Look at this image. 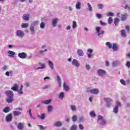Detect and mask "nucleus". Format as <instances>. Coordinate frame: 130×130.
I'll return each instance as SVG.
<instances>
[{
  "instance_id": "obj_17",
  "label": "nucleus",
  "mask_w": 130,
  "mask_h": 130,
  "mask_svg": "<svg viewBox=\"0 0 130 130\" xmlns=\"http://www.w3.org/2000/svg\"><path fill=\"white\" fill-rule=\"evenodd\" d=\"M57 21H58V19L57 18H55L54 19H53L52 25L53 26V27H55V26H56Z\"/></svg>"
},
{
  "instance_id": "obj_64",
  "label": "nucleus",
  "mask_w": 130,
  "mask_h": 130,
  "mask_svg": "<svg viewBox=\"0 0 130 130\" xmlns=\"http://www.w3.org/2000/svg\"><path fill=\"white\" fill-rule=\"evenodd\" d=\"M124 9L125 10H126V9H128V10H130V7H129L127 5H125Z\"/></svg>"
},
{
  "instance_id": "obj_51",
  "label": "nucleus",
  "mask_w": 130,
  "mask_h": 130,
  "mask_svg": "<svg viewBox=\"0 0 130 130\" xmlns=\"http://www.w3.org/2000/svg\"><path fill=\"white\" fill-rule=\"evenodd\" d=\"M86 70H90V69H91V67H90V65H89V64H86Z\"/></svg>"
},
{
  "instance_id": "obj_32",
  "label": "nucleus",
  "mask_w": 130,
  "mask_h": 130,
  "mask_svg": "<svg viewBox=\"0 0 130 130\" xmlns=\"http://www.w3.org/2000/svg\"><path fill=\"white\" fill-rule=\"evenodd\" d=\"M45 27V23L44 22H42L40 24V28L41 29H43Z\"/></svg>"
},
{
  "instance_id": "obj_54",
  "label": "nucleus",
  "mask_w": 130,
  "mask_h": 130,
  "mask_svg": "<svg viewBox=\"0 0 130 130\" xmlns=\"http://www.w3.org/2000/svg\"><path fill=\"white\" fill-rule=\"evenodd\" d=\"M126 66L127 67V68H130V62L127 61L126 63Z\"/></svg>"
},
{
  "instance_id": "obj_44",
  "label": "nucleus",
  "mask_w": 130,
  "mask_h": 130,
  "mask_svg": "<svg viewBox=\"0 0 130 130\" xmlns=\"http://www.w3.org/2000/svg\"><path fill=\"white\" fill-rule=\"evenodd\" d=\"M72 120L74 122L77 121V116H73L72 117Z\"/></svg>"
},
{
  "instance_id": "obj_45",
  "label": "nucleus",
  "mask_w": 130,
  "mask_h": 130,
  "mask_svg": "<svg viewBox=\"0 0 130 130\" xmlns=\"http://www.w3.org/2000/svg\"><path fill=\"white\" fill-rule=\"evenodd\" d=\"M100 24L102 26H106V25H107V23L103 22L102 20L100 21Z\"/></svg>"
},
{
  "instance_id": "obj_7",
  "label": "nucleus",
  "mask_w": 130,
  "mask_h": 130,
  "mask_svg": "<svg viewBox=\"0 0 130 130\" xmlns=\"http://www.w3.org/2000/svg\"><path fill=\"white\" fill-rule=\"evenodd\" d=\"M13 119V116L12 114H10L6 116V119L7 121H12V119Z\"/></svg>"
},
{
  "instance_id": "obj_31",
  "label": "nucleus",
  "mask_w": 130,
  "mask_h": 130,
  "mask_svg": "<svg viewBox=\"0 0 130 130\" xmlns=\"http://www.w3.org/2000/svg\"><path fill=\"white\" fill-rule=\"evenodd\" d=\"M8 52L10 54V56H14L15 55V52H13V51H8Z\"/></svg>"
},
{
  "instance_id": "obj_29",
  "label": "nucleus",
  "mask_w": 130,
  "mask_h": 130,
  "mask_svg": "<svg viewBox=\"0 0 130 130\" xmlns=\"http://www.w3.org/2000/svg\"><path fill=\"white\" fill-rule=\"evenodd\" d=\"M64 96V93H63V92H61L60 93L59 95V98H60V99H62Z\"/></svg>"
},
{
  "instance_id": "obj_59",
  "label": "nucleus",
  "mask_w": 130,
  "mask_h": 130,
  "mask_svg": "<svg viewBox=\"0 0 130 130\" xmlns=\"http://www.w3.org/2000/svg\"><path fill=\"white\" fill-rule=\"evenodd\" d=\"M88 57L90 58V57H93V55H92V53H89L88 54Z\"/></svg>"
},
{
  "instance_id": "obj_35",
  "label": "nucleus",
  "mask_w": 130,
  "mask_h": 130,
  "mask_svg": "<svg viewBox=\"0 0 130 130\" xmlns=\"http://www.w3.org/2000/svg\"><path fill=\"white\" fill-rule=\"evenodd\" d=\"M107 16H108V17H113L114 14L112 12H108L107 13Z\"/></svg>"
},
{
  "instance_id": "obj_43",
  "label": "nucleus",
  "mask_w": 130,
  "mask_h": 130,
  "mask_svg": "<svg viewBox=\"0 0 130 130\" xmlns=\"http://www.w3.org/2000/svg\"><path fill=\"white\" fill-rule=\"evenodd\" d=\"M101 124L102 125H104L106 124V121H105V120H102Z\"/></svg>"
},
{
  "instance_id": "obj_30",
  "label": "nucleus",
  "mask_w": 130,
  "mask_h": 130,
  "mask_svg": "<svg viewBox=\"0 0 130 130\" xmlns=\"http://www.w3.org/2000/svg\"><path fill=\"white\" fill-rule=\"evenodd\" d=\"M104 100L107 103H110V102L112 101V100H111V99H106L105 98H104Z\"/></svg>"
},
{
  "instance_id": "obj_48",
  "label": "nucleus",
  "mask_w": 130,
  "mask_h": 130,
  "mask_svg": "<svg viewBox=\"0 0 130 130\" xmlns=\"http://www.w3.org/2000/svg\"><path fill=\"white\" fill-rule=\"evenodd\" d=\"M79 127L80 129H81V130L84 129V126H83V125H82V124H79Z\"/></svg>"
},
{
  "instance_id": "obj_21",
  "label": "nucleus",
  "mask_w": 130,
  "mask_h": 130,
  "mask_svg": "<svg viewBox=\"0 0 130 130\" xmlns=\"http://www.w3.org/2000/svg\"><path fill=\"white\" fill-rule=\"evenodd\" d=\"M51 102V100H47L46 101H44L42 102V104H49V103Z\"/></svg>"
},
{
  "instance_id": "obj_27",
  "label": "nucleus",
  "mask_w": 130,
  "mask_h": 130,
  "mask_svg": "<svg viewBox=\"0 0 130 130\" xmlns=\"http://www.w3.org/2000/svg\"><path fill=\"white\" fill-rule=\"evenodd\" d=\"M77 125H73L70 128V130H77Z\"/></svg>"
},
{
  "instance_id": "obj_50",
  "label": "nucleus",
  "mask_w": 130,
  "mask_h": 130,
  "mask_svg": "<svg viewBox=\"0 0 130 130\" xmlns=\"http://www.w3.org/2000/svg\"><path fill=\"white\" fill-rule=\"evenodd\" d=\"M96 17L98 19H100L102 17V15L100 14H96Z\"/></svg>"
},
{
  "instance_id": "obj_24",
  "label": "nucleus",
  "mask_w": 130,
  "mask_h": 130,
  "mask_svg": "<svg viewBox=\"0 0 130 130\" xmlns=\"http://www.w3.org/2000/svg\"><path fill=\"white\" fill-rule=\"evenodd\" d=\"M89 115L91 117H95L96 116V114L95 113V112H94V111H91L89 114Z\"/></svg>"
},
{
  "instance_id": "obj_1",
  "label": "nucleus",
  "mask_w": 130,
  "mask_h": 130,
  "mask_svg": "<svg viewBox=\"0 0 130 130\" xmlns=\"http://www.w3.org/2000/svg\"><path fill=\"white\" fill-rule=\"evenodd\" d=\"M6 94L8 98L7 100V102L8 103H12L14 101V94H13V91L8 90L6 92Z\"/></svg>"
},
{
  "instance_id": "obj_25",
  "label": "nucleus",
  "mask_w": 130,
  "mask_h": 130,
  "mask_svg": "<svg viewBox=\"0 0 130 130\" xmlns=\"http://www.w3.org/2000/svg\"><path fill=\"white\" fill-rule=\"evenodd\" d=\"M40 64L41 67L36 68V70H40L41 69H44V68H45V65L44 64L40 63Z\"/></svg>"
},
{
  "instance_id": "obj_40",
  "label": "nucleus",
  "mask_w": 130,
  "mask_h": 130,
  "mask_svg": "<svg viewBox=\"0 0 130 130\" xmlns=\"http://www.w3.org/2000/svg\"><path fill=\"white\" fill-rule=\"evenodd\" d=\"M51 110H52V106H49L48 107V112H51Z\"/></svg>"
},
{
  "instance_id": "obj_8",
  "label": "nucleus",
  "mask_w": 130,
  "mask_h": 130,
  "mask_svg": "<svg viewBox=\"0 0 130 130\" xmlns=\"http://www.w3.org/2000/svg\"><path fill=\"white\" fill-rule=\"evenodd\" d=\"M72 64L73 66H75V67H80V63H79V62H78V60L76 59H73L72 61Z\"/></svg>"
},
{
  "instance_id": "obj_12",
  "label": "nucleus",
  "mask_w": 130,
  "mask_h": 130,
  "mask_svg": "<svg viewBox=\"0 0 130 130\" xmlns=\"http://www.w3.org/2000/svg\"><path fill=\"white\" fill-rule=\"evenodd\" d=\"M29 17L30 15L29 14H24L22 18L23 20H25V21H28Z\"/></svg>"
},
{
  "instance_id": "obj_55",
  "label": "nucleus",
  "mask_w": 130,
  "mask_h": 130,
  "mask_svg": "<svg viewBox=\"0 0 130 130\" xmlns=\"http://www.w3.org/2000/svg\"><path fill=\"white\" fill-rule=\"evenodd\" d=\"M125 29L128 31V32H129L130 27L129 26H125Z\"/></svg>"
},
{
  "instance_id": "obj_13",
  "label": "nucleus",
  "mask_w": 130,
  "mask_h": 130,
  "mask_svg": "<svg viewBox=\"0 0 130 130\" xmlns=\"http://www.w3.org/2000/svg\"><path fill=\"white\" fill-rule=\"evenodd\" d=\"M18 88H19L18 84H15L13 87L11 88V89H12L13 91H18Z\"/></svg>"
},
{
  "instance_id": "obj_63",
  "label": "nucleus",
  "mask_w": 130,
  "mask_h": 130,
  "mask_svg": "<svg viewBox=\"0 0 130 130\" xmlns=\"http://www.w3.org/2000/svg\"><path fill=\"white\" fill-rule=\"evenodd\" d=\"M48 88H49V86L45 85V86H44L43 89H47Z\"/></svg>"
},
{
  "instance_id": "obj_33",
  "label": "nucleus",
  "mask_w": 130,
  "mask_h": 130,
  "mask_svg": "<svg viewBox=\"0 0 130 130\" xmlns=\"http://www.w3.org/2000/svg\"><path fill=\"white\" fill-rule=\"evenodd\" d=\"M28 25L29 24L28 23H22L21 24V27L22 28H27L28 27Z\"/></svg>"
},
{
  "instance_id": "obj_42",
  "label": "nucleus",
  "mask_w": 130,
  "mask_h": 130,
  "mask_svg": "<svg viewBox=\"0 0 130 130\" xmlns=\"http://www.w3.org/2000/svg\"><path fill=\"white\" fill-rule=\"evenodd\" d=\"M87 6L88 7L89 11L90 12L92 11V6L89 3L87 4Z\"/></svg>"
},
{
  "instance_id": "obj_58",
  "label": "nucleus",
  "mask_w": 130,
  "mask_h": 130,
  "mask_svg": "<svg viewBox=\"0 0 130 130\" xmlns=\"http://www.w3.org/2000/svg\"><path fill=\"white\" fill-rule=\"evenodd\" d=\"M100 29H101V28L99 27H97L96 28V30L98 33H99L100 32Z\"/></svg>"
},
{
  "instance_id": "obj_22",
  "label": "nucleus",
  "mask_w": 130,
  "mask_h": 130,
  "mask_svg": "<svg viewBox=\"0 0 130 130\" xmlns=\"http://www.w3.org/2000/svg\"><path fill=\"white\" fill-rule=\"evenodd\" d=\"M106 45H107V46H108V47L110 49H111V48H112V46H113V45L111 44V43H110V42H107L106 43Z\"/></svg>"
},
{
  "instance_id": "obj_18",
  "label": "nucleus",
  "mask_w": 130,
  "mask_h": 130,
  "mask_svg": "<svg viewBox=\"0 0 130 130\" xmlns=\"http://www.w3.org/2000/svg\"><path fill=\"white\" fill-rule=\"evenodd\" d=\"M10 107H7L5 108L3 110V112H5V113H8V112H10Z\"/></svg>"
},
{
  "instance_id": "obj_23",
  "label": "nucleus",
  "mask_w": 130,
  "mask_h": 130,
  "mask_svg": "<svg viewBox=\"0 0 130 130\" xmlns=\"http://www.w3.org/2000/svg\"><path fill=\"white\" fill-rule=\"evenodd\" d=\"M23 85H21L19 90H17V92H18L19 94H23L24 92H23V91H22V90H23Z\"/></svg>"
},
{
  "instance_id": "obj_46",
  "label": "nucleus",
  "mask_w": 130,
  "mask_h": 130,
  "mask_svg": "<svg viewBox=\"0 0 130 130\" xmlns=\"http://www.w3.org/2000/svg\"><path fill=\"white\" fill-rule=\"evenodd\" d=\"M98 7L99 8V9H103V4H98Z\"/></svg>"
},
{
  "instance_id": "obj_4",
  "label": "nucleus",
  "mask_w": 130,
  "mask_h": 130,
  "mask_svg": "<svg viewBox=\"0 0 130 130\" xmlns=\"http://www.w3.org/2000/svg\"><path fill=\"white\" fill-rule=\"evenodd\" d=\"M18 56L20 58H23V59L26 58V57H27V54H26L24 52L20 53L18 54Z\"/></svg>"
},
{
  "instance_id": "obj_60",
  "label": "nucleus",
  "mask_w": 130,
  "mask_h": 130,
  "mask_svg": "<svg viewBox=\"0 0 130 130\" xmlns=\"http://www.w3.org/2000/svg\"><path fill=\"white\" fill-rule=\"evenodd\" d=\"M88 52H89V53H92V52H93V50L89 49L87 50Z\"/></svg>"
},
{
  "instance_id": "obj_61",
  "label": "nucleus",
  "mask_w": 130,
  "mask_h": 130,
  "mask_svg": "<svg viewBox=\"0 0 130 130\" xmlns=\"http://www.w3.org/2000/svg\"><path fill=\"white\" fill-rule=\"evenodd\" d=\"M30 29L32 32H34V26H31Z\"/></svg>"
},
{
  "instance_id": "obj_36",
  "label": "nucleus",
  "mask_w": 130,
  "mask_h": 130,
  "mask_svg": "<svg viewBox=\"0 0 130 130\" xmlns=\"http://www.w3.org/2000/svg\"><path fill=\"white\" fill-rule=\"evenodd\" d=\"M76 8L77 9V10H80L81 9V3H78L77 4H76Z\"/></svg>"
},
{
  "instance_id": "obj_53",
  "label": "nucleus",
  "mask_w": 130,
  "mask_h": 130,
  "mask_svg": "<svg viewBox=\"0 0 130 130\" xmlns=\"http://www.w3.org/2000/svg\"><path fill=\"white\" fill-rule=\"evenodd\" d=\"M57 80L58 83H60V82H61V80L60 79V77H59V76H57Z\"/></svg>"
},
{
  "instance_id": "obj_3",
  "label": "nucleus",
  "mask_w": 130,
  "mask_h": 130,
  "mask_svg": "<svg viewBox=\"0 0 130 130\" xmlns=\"http://www.w3.org/2000/svg\"><path fill=\"white\" fill-rule=\"evenodd\" d=\"M98 73L99 76H103L106 74V72L104 70L100 69L98 70Z\"/></svg>"
},
{
  "instance_id": "obj_37",
  "label": "nucleus",
  "mask_w": 130,
  "mask_h": 130,
  "mask_svg": "<svg viewBox=\"0 0 130 130\" xmlns=\"http://www.w3.org/2000/svg\"><path fill=\"white\" fill-rule=\"evenodd\" d=\"M120 82L121 84H122V85H123V86H125V85H126L125 81H124V80H123V79H121L120 80Z\"/></svg>"
},
{
  "instance_id": "obj_20",
  "label": "nucleus",
  "mask_w": 130,
  "mask_h": 130,
  "mask_svg": "<svg viewBox=\"0 0 130 130\" xmlns=\"http://www.w3.org/2000/svg\"><path fill=\"white\" fill-rule=\"evenodd\" d=\"M125 30L124 29H121V34L122 36V37H126V35L125 34Z\"/></svg>"
},
{
  "instance_id": "obj_2",
  "label": "nucleus",
  "mask_w": 130,
  "mask_h": 130,
  "mask_svg": "<svg viewBox=\"0 0 130 130\" xmlns=\"http://www.w3.org/2000/svg\"><path fill=\"white\" fill-rule=\"evenodd\" d=\"M16 36L20 37V38L24 37V36L25 35L24 32L21 30H17L16 32Z\"/></svg>"
},
{
  "instance_id": "obj_19",
  "label": "nucleus",
  "mask_w": 130,
  "mask_h": 130,
  "mask_svg": "<svg viewBox=\"0 0 130 130\" xmlns=\"http://www.w3.org/2000/svg\"><path fill=\"white\" fill-rule=\"evenodd\" d=\"M70 108L72 111H76L77 110V107L75 105H70Z\"/></svg>"
},
{
  "instance_id": "obj_47",
  "label": "nucleus",
  "mask_w": 130,
  "mask_h": 130,
  "mask_svg": "<svg viewBox=\"0 0 130 130\" xmlns=\"http://www.w3.org/2000/svg\"><path fill=\"white\" fill-rule=\"evenodd\" d=\"M38 126H39L40 129H41V130L46 129V127H43V126L42 125H38Z\"/></svg>"
},
{
  "instance_id": "obj_16",
  "label": "nucleus",
  "mask_w": 130,
  "mask_h": 130,
  "mask_svg": "<svg viewBox=\"0 0 130 130\" xmlns=\"http://www.w3.org/2000/svg\"><path fill=\"white\" fill-rule=\"evenodd\" d=\"M13 114L14 115V116H18L19 115H20L21 112L20 111H14L13 112Z\"/></svg>"
},
{
  "instance_id": "obj_11",
  "label": "nucleus",
  "mask_w": 130,
  "mask_h": 130,
  "mask_svg": "<svg viewBox=\"0 0 130 130\" xmlns=\"http://www.w3.org/2000/svg\"><path fill=\"white\" fill-rule=\"evenodd\" d=\"M54 125L57 127L61 126L62 122L61 121H57L54 124Z\"/></svg>"
},
{
  "instance_id": "obj_6",
  "label": "nucleus",
  "mask_w": 130,
  "mask_h": 130,
  "mask_svg": "<svg viewBox=\"0 0 130 130\" xmlns=\"http://www.w3.org/2000/svg\"><path fill=\"white\" fill-rule=\"evenodd\" d=\"M17 128L18 129L23 130L24 129V123H18V124L17 125Z\"/></svg>"
},
{
  "instance_id": "obj_57",
  "label": "nucleus",
  "mask_w": 130,
  "mask_h": 130,
  "mask_svg": "<svg viewBox=\"0 0 130 130\" xmlns=\"http://www.w3.org/2000/svg\"><path fill=\"white\" fill-rule=\"evenodd\" d=\"M99 120H103V117L102 116H98Z\"/></svg>"
},
{
  "instance_id": "obj_39",
  "label": "nucleus",
  "mask_w": 130,
  "mask_h": 130,
  "mask_svg": "<svg viewBox=\"0 0 130 130\" xmlns=\"http://www.w3.org/2000/svg\"><path fill=\"white\" fill-rule=\"evenodd\" d=\"M113 112L114 113H117V112H118V107H117V106L115 107Z\"/></svg>"
},
{
  "instance_id": "obj_38",
  "label": "nucleus",
  "mask_w": 130,
  "mask_h": 130,
  "mask_svg": "<svg viewBox=\"0 0 130 130\" xmlns=\"http://www.w3.org/2000/svg\"><path fill=\"white\" fill-rule=\"evenodd\" d=\"M113 21V20L112 19V18L109 17L108 19V24H110L112 23Z\"/></svg>"
},
{
  "instance_id": "obj_56",
  "label": "nucleus",
  "mask_w": 130,
  "mask_h": 130,
  "mask_svg": "<svg viewBox=\"0 0 130 130\" xmlns=\"http://www.w3.org/2000/svg\"><path fill=\"white\" fill-rule=\"evenodd\" d=\"M45 118V114H42V115H41V118H42V119H44Z\"/></svg>"
},
{
  "instance_id": "obj_14",
  "label": "nucleus",
  "mask_w": 130,
  "mask_h": 130,
  "mask_svg": "<svg viewBox=\"0 0 130 130\" xmlns=\"http://www.w3.org/2000/svg\"><path fill=\"white\" fill-rule=\"evenodd\" d=\"M63 87L64 90L66 91H69V90H70V88L69 87V86H68V84H67V83L66 82L63 83Z\"/></svg>"
},
{
  "instance_id": "obj_34",
  "label": "nucleus",
  "mask_w": 130,
  "mask_h": 130,
  "mask_svg": "<svg viewBox=\"0 0 130 130\" xmlns=\"http://www.w3.org/2000/svg\"><path fill=\"white\" fill-rule=\"evenodd\" d=\"M27 112H29V115H30V117H31V118H32V119H36V118L33 117L32 116V113L31 112V109H29L28 111H27Z\"/></svg>"
},
{
  "instance_id": "obj_15",
  "label": "nucleus",
  "mask_w": 130,
  "mask_h": 130,
  "mask_svg": "<svg viewBox=\"0 0 130 130\" xmlns=\"http://www.w3.org/2000/svg\"><path fill=\"white\" fill-rule=\"evenodd\" d=\"M77 53L79 56H83V55H84V52L80 49L77 50Z\"/></svg>"
},
{
  "instance_id": "obj_26",
  "label": "nucleus",
  "mask_w": 130,
  "mask_h": 130,
  "mask_svg": "<svg viewBox=\"0 0 130 130\" xmlns=\"http://www.w3.org/2000/svg\"><path fill=\"white\" fill-rule=\"evenodd\" d=\"M119 19L116 18L114 19V24L116 25H117L118 24V23H119Z\"/></svg>"
},
{
  "instance_id": "obj_10",
  "label": "nucleus",
  "mask_w": 130,
  "mask_h": 130,
  "mask_svg": "<svg viewBox=\"0 0 130 130\" xmlns=\"http://www.w3.org/2000/svg\"><path fill=\"white\" fill-rule=\"evenodd\" d=\"M117 17H120L121 16V20L122 21H125V20L126 19V15H120V13H118L117 14Z\"/></svg>"
},
{
  "instance_id": "obj_41",
  "label": "nucleus",
  "mask_w": 130,
  "mask_h": 130,
  "mask_svg": "<svg viewBox=\"0 0 130 130\" xmlns=\"http://www.w3.org/2000/svg\"><path fill=\"white\" fill-rule=\"evenodd\" d=\"M49 65L51 69H53V63H52V62L49 61Z\"/></svg>"
},
{
  "instance_id": "obj_52",
  "label": "nucleus",
  "mask_w": 130,
  "mask_h": 130,
  "mask_svg": "<svg viewBox=\"0 0 130 130\" xmlns=\"http://www.w3.org/2000/svg\"><path fill=\"white\" fill-rule=\"evenodd\" d=\"M102 34H104V31H103V30H101L100 31V32H99L98 35V36H100V35H101Z\"/></svg>"
},
{
  "instance_id": "obj_62",
  "label": "nucleus",
  "mask_w": 130,
  "mask_h": 130,
  "mask_svg": "<svg viewBox=\"0 0 130 130\" xmlns=\"http://www.w3.org/2000/svg\"><path fill=\"white\" fill-rule=\"evenodd\" d=\"M106 67L109 66V62L108 61H106Z\"/></svg>"
},
{
  "instance_id": "obj_49",
  "label": "nucleus",
  "mask_w": 130,
  "mask_h": 130,
  "mask_svg": "<svg viewBox=\"0 0 130 130\" xmlns=\"http://www.w3.org/2000/svg\"><path fill=\"white\" fill-rule=\"evenodd\" d=\"M116 106H117V107L118 108V107H120L121 106V104H120V103H119V102H116Z\"/></svg>"
},
{
  "instance_id": "obj_28",
  "label": "nucleus",
  "mask_w": 130,
  "mask_h": 130,
  "mask_svg": "<svg viewBox=\"0 0 130 130\" xmlns=\"http://www.w3.org/2000/svg\"><path fill=\"white\" fill-rule=\"evenodd\" d=\"M72 28L73 29H75V28H77V22H76V21H74L73 22Z\"/></svg>"
},
{
  "instance_id": "obj_5",
  "label": "nucleus",
  "mask_w": 130,
  "mask_h": 130,
  "mask_svg": "<svg viewBox=\"0 0 130 130\" xmlns=\"http://www.w3.org/2000/svg\"><path fill=\"white\" fill-rule=\"evenodd\" d=\"M91 94H97L99 93V90L97 88H93L89 91Z\"/></svg>"
},
{
  "instance_id": "obj_9",
  "label": "nucleus",
  "mask_w": 130,
  "mask_h": 130,
  "mask_svg": "<svg viewBox=\"0 0 130 130\" xmlns=\"http://www.w3.org/2000/svg\"><path fill=\"white\" fill-rule=\"evenodd\" d=\"M112 48L113 49V51H117L118 50V46L116 43H114L113 44Z\"/></svg>"
}]
</instances>
